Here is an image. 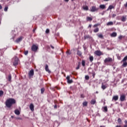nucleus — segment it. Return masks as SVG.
Segmentation results:
<instances>
[{"instance_id":"0e129e2a","label":"nucleus","mask_w":127,"mask_h":127,"mask_svg":"<svg viewBox=\"0 0 127 127\" xmlns=\"http://www.w3.org/2000/svg\"><path fill=\"white\" fill-rule=\"evenodd\" d=\"M96 94H99V92H98V91H96Z\"/></svg>"},{"instance_id":"4d7b16f0","label":"nucleus","mask_w":127,"mask_h":127,"mask_svg":"<svg viewBox=\"0 0 127 127\" xmlns=\"http://www.w3.org/2000/svg\"><path fill=\"white\" fill-rule=\"evenodd\" d=\"M88 27H90L91 28V27H92V25H89Z\"/></svg>"},{"instance_id":"6ab92c4d","label":"nucleus","mask_w":127,"mask_h":127,"mask_svg":"<svg viewBox=\"0 0 127 127\" xmlns=\"http://www.w3.org/2000/svg\"><path fill=\"white\" fill-rule=\"evenodd\" d=\"M99 7L102 9H105L106 8V5L105 4H101L99 6Z\"/></svg>"},{"instance_id":"5fc2aeb1","label":"nucleus","mask_w":127,"mask_h":127,"mask_svg":"<svg viewBox=\"0 0 127 127\" xmlns=\"http://www.w3.org/2000/svg\"><path fill=\"white\" fill-rule=\"evenodd\" d=\"M1 8H2V6L1 5H0V9H1Z\"/></svg>"},{"instance_id":"c03bdc74","label":"nucleus","mask_w":127,"mask_h":127,"mask_svg":"<svg viewBox=\"0 0 127 127\" xmlns=\"http://www.w3.org/2000/svg\"><path fill=\"white\" fill-rule=\"evenodd\" d=\"M24 54L25 55H27V54H28V51H26L24 52Z\"/></svg>"},{"instance_id":"c9c22d12","label":"nucleus","mask_w":127,"mask_h":127,"mask_svg":"<svg viewBox=\"0 0 127 127\" xmlns=\"http://www.w3.org/2000/svg\"><path fill=\"white\" fill-rule=\"evenodd\" d=\"M75 69H76V70H78V69H80V64H79V63L77 64V67H76L75 68Z\"/></svg>"},{"instance_id":"9b49d317","label":"nucleus","mask_w":127,"mask_h":127,"mask_svg":"<svg viewBox=\"0 0 127 127\" xmlns=\"http://www.w3.org/2000/svg\"><path fill=\"white\" fill-rule=\"evenodd\" d=\"M23 37H20L18 38L15 41V42L17 43H19V42H20V41H22Z\"/></svg>"},{"instance_id":"412c9836","label":"nucleus","mask_w":127,"mask_h":127,"mask_svg":"<svg viewBox=\"0 0 127 127\" xmlns=\"http://www.w3.org/2000/svg\"><path fill=\"white\" fill-rule=\"evenodd\" d=\"M90 103H91V105H95V104H96V100L92 99Z\"/></svg>"},{"instance_id":"473e14b6","label":"nucleus","mask_w":127,"mask_h":127,"mask_svg":"<svg viewBox=\"0 0 127 127\" xmlns=\"http://www.w3.org/2000/svg\"><path fill=\"white\" fill-rule=\"evenodd\" d=\"M98 36L99 38H104V36H103V34H102L98 35Z\"/></svg>"},{"instance_id":"37998d69","label":"nucleus","mask_w":127,"mask_h":127,"mask_svg":"<svg viewBox=\"0 0 127 127\" xmlns=\"http://www.w3.org/2000/svg\"><path fill=\"white\" fill-rule=\"evenodd\" d=\"M15 119L16 120H22V118H21L20 117H15Z\"/></svg>"},{"instance_id":"39448f33","label":"nucleus","mask_w":127,"mask_h":127,"mask_svg":"<svg viewBox=\"0 0 127 127\" xmlns=\"http://www.w3.org/2000/svg\"><path fill=\"white\" fill-rule=\"evenodd\" d=\"M98 10H99V8L96 7L95 6H92L91 7L90 11H91V12H95V11H98Z\"/></svg>"},{"instance_id":"6e6d98bb","label":"nucleus","mask_w":127,"mask_h":127,"mask_svg":"<svg viewBox=\"0 0 127 127\" xmlns=\"http://www.w3.org/2000/svg\"><path fill=\"white\" fill-rule=\"evenodd\" d=\"M125 124H126V125H127V120L125 121Z\"/></svg>"},{"instance_id":"603ef678","label":"nucleus","mask_w":127,"mask_h":127,"mask_svg":"<svg viewBox=\"0 0 127 127\" xmlns=\"http://www.w3.org/2000/svg\"><path fill=\"white\" fill-rule=\"evenodd\" d=\"M50 47H51V48H52V49H54V47H53V46L50 45Z\"/></svg>"},{"instance_id":"1a4fd4ad","label":"nucleus","mask_w":127,"mask_h":127,"mask_svg":"<svg viewBox=\"0 0 127 127\" xmlns=\"http://www.w3.org/2000/svg\"><path fill=\"white\" fill-rule=\"evenodd\" d=\"M66 79H67V83L68 84H71V83L73 82V80H72V79L70 80V76H67L66 77Z\"/></svg>"},{"instance_id":"e2e57ef3","label":"nucleus","mask_w":127,"mask_h":127,"mask_svg":"<svg viewBox=\"0 0 127 127\" xmlns=\"http://www.w3.org/2000/svg\"><path fill=\"white\" fill-rule=\"evenodd\" d=\"M11 118H12V119H13V118H14V116H11Z\"/></svg>"},{"instance_id":"e433bc0d","label":"nucleus","mask_w":127,"mask_h":127,"mask_svg":"<svg viewBox=\"0 0 127 127\" xmlns=\"http://www.w3.org/2000/svg\"><path fill=\"white\" fill-rule=\"evenodd\" d=\"M2 95H3V91H2V90H0V97H1Z\"/></svg>"},{"instance_id":"7ed1b4c3","label":"nucleus","mask_w":127,"mask_h":127,"mask_svg":"<svg viewBox=\"0 0 127 127\" xmlns=\"http://www.w3.org/2000/svg\"><path fill=\"white\" fill-rule=\"evenodd\" d=\"M127 58L125 57L123 60L121 61V63H123L122 67H126L127 66Z\"/></svg>"},{"instance_id":"f03ea898","label":"nucleus","mask_w":127,"mask_h":127,"mask_svg":"<svg viewBox=\"0 0 127 127\" xmlns=\"http://www.w3.org/2000/svg\"><path fill=\"white\" fill-rule=\"evenodd\" d=\"M19 61V60H18V58L16 57V56L14 57V58L12 59L13 65L14 66H17V65H18Z\"/></svg>"},{"instance_id":"09e8293b","label":"nucleus","mask_w":127,"mask_h":127,"mask_svg":"<svg viewBox=\"0 0 127 127\" xmlns=\"http://www.w3.org/2000/svg\"><path fill=\"white\" fill-rule=\"evenodd\" d=\"M98 25H99V24H95V25L93 26V27H97V26H98Z\"/></svg>"},{"instance_id":"aec40b11","label":"nucleus","mask_w":127,"mask_h":127,"mask_svg":"<svg viewBox=\"0 0 127 127\" xmlns=\"http://www.w3.org/2000/svg\"><path fill=\"white\" fill-rule=\"evenodd\" d=\"M117 34L116 32H113L111 34V37H116L117 36Z\"/></svg>"},{"instance_id":"69168bd1","label":"nucleus","mask_w":127,"mask_h":127,"mask_svg":"<svg viewBox=\"0 0 127 127\" xmlns=\"http://www.w3.org/2000/svg\"><path fill=\"white\" fill-rule=\"evenodd\" d=\"M125 58H126V60H127V56L125 57Z\"/></svg>"},{"instance_id":"052dcab7","label":"nucleus","mask_w":127,"mask_h":127,"mask_svg":"<svg viewBox=\"0 0 127 127\" xmlns=\"http://www.w3.org/2000/svg\"><path fill=\"white\" fill-rule=\"evenodd\" d=\"M104 0V1H109V0Z\"/></svg>"},{"instance_id":"c85d7f7f","label":"nucleus","mask_w":127,"mask_h":127,"mask_svg":"<svg viewBox=\"0 0 127 127\" xmlns=\"http://www.w3.org/2000/svg\"><path fill=\"white\" fill-rule=\"evenodd\" d=\"M89 60H90V62H93V61L94 60V57L93 56H90L89 57Z\"/></svg>"},{"instance_id":"a19ab883","label":"nucleus","mask_w":127,"mask_h":127,"mask_svg":"<svg viewBox=\"0 0 127 127\" xmlns=\"http://www.w3.org/2000/svg\"><path fill=\"white\" fill-rule=\"evenodd\" d=\"M50 32V31L49 30V29H47L46 30V33L48 34Z\"/></svg>"},{"instance_id":"c756f323","label":"nucleus","mask_w":127,"mask_h":127,"mask_svg":"<svg viewBox=\"0 0 127 127\" xmlns=\"http://www.w3.org/2000/svg\"><path fill=\"white\" fill-rule=\"evenodd\" d=\"M66 54H67V56L71 55V52H70V50H68L66 52Z\"/></svg>"},{"instance_id":"ddd939ff","label":"nucleus","mask_w":127,"mask_h":127,"mask_svg":"<svg viewBox=\"0 0 127 127\" xmlns=\"http://www.w3.org/2000/svg\"><path fill=\"white\" fill-rule=\"evenodd\" d=\"M45 70L46 72H48L49 73H51V71H50V70H49V68H48V64H46Z\"/></svg>"},{"instance_id":"9d476101","label":"nucleus","mask_w":127,"mask_h":127,"mask_svg":"<svg viewBox=\"0 0 127 127\" xmlns=\"http://www.w3.org/2000/svg\"><path fill=\"white\" fill-rule=\"evenodd\" d=\"M34 75V70L33 69H31L29 72V76L31 77V76H33Z\"/></svg>"},{"instance_id":"49530a36","label":"nucleus","mask_w":127,"mask_h":127,"mask_svg":"<svg viewBox=\"0 0 127 127\" xmlns=\"http://www.w3.org/2000/svg\"><path fill=\"white\" fill-rule=\"evenodd\" d=\"M80 98H85V96H84V94H81Z\"/></svg>"},{"instance_id":"338daca9","label":"nucleus","mask_w":127,"mask_h":127,"mask_svg":"<svg viewBox=\"0 0 127 127\" xmlns=\"http://www.w3.org/2000/svg\"><path fill=\"white\" fill-rule=\"evenodd\" d=\"M100 127H105V126H100Z\"/></svg>"},{"instance_id":"bf43d9fd","label":"nucleus","mask_w":127,"mask_h":127,"mask_svg":"<svg viewBox=\"0 0 127 127\" xmlns=\"http://www.w3.org/2000/svg\"><path fill=\"white\" fill-rule=\"evenodd\" d=\"M65 1H66V2H68L69 1V0H64Z\"/></svg>"},{"instance_id":"0eeeda50","label":"nucleus","mask_w":127,"mask_h":127,"mask_svg":"<svg viewBox=\"0 0 127 127\" xmlns=\"http://www.w3.org/2000/svg\"><path fill=\"white\" fill-rule=\"evenodd\" d=\"M120 99L121 102H124V101H126V95L125 94L121 95L120 96Z\"/></svg>"},{"instance_id":"f704fd0d","label":"nucleus","mask_w":127,"mask_h":127,"mask_svg":"<svg viewBox=\"0 0 127 127\" xmlns=\"http://www.w3.org/2000/svg\"><path fill=\"white\" fill-rule=\"evenodd\" d=\"M85 80H89V79H90V76H89V75H85Z\"/></svg>"},{"instance_id":"7c9ffc66","label":"nucleus","mask_w":127,"mask_h":127,"mask_svg":"<svg viewBox=\"0 0 127 127\" xmlns=\"http://www.w3.org/2000/svg\"><path fill=\"white\" fill-rule=\"evenodd\" d=\"M87 20L92 21V20H93V18L91 17H87Z\"/></svg>"},{"instance_id":"3c124183","label":"nucleus","mask_w":127,"mask_h":127,"mask_svg":"<svg viewBox=\"0 0 127 127\" xmlns=\"http://www.w3.org/2000/svg\"><path fill=\"white\" fill-rule=\"evenodd\" d=\"M54 108H55V109H57V105H55L54 106Z\"/></svg>"},{"instance_id":"f257e3e1","label":"nucleus","mask_w":127,"mask_h":127,"mask_svg":"<svg viewBox=\"0 0 127 127\" xmlns=\"http://www.w3.org/2000/svg\"><path fill=\"white\" fill-rule=\"evenodd\" d=\"M16 103V101L13 98H9L6 100L5 102V106L7 108H10L12 106V105H14Z\"/></svg>"},{"instance_id":"5701e85b","label":"nucleus","mask_w":127,"mask_h":127,"mask_svg":"<svg viewBox=\"0 0 127 127\" xmlns=\"http://www.w3.org/2000/svg\"><path fill=\"white\" fill-rule=\"evenodd\" d=\"M82 105L84 107H87V106L88 105V102L87 101L84 102L82 103Z\"/></svg>"},{"instance_id":"a211bd4d","label":"nucleus","mask_w":127,"mask_h":127,"mask_svg":"<svg viewBox=\"0 0 127 127\" xmlns=\"http://www.w3.org/2000/svg\"><path fill=\"white\" fill-rule=\"evenodd\" d=\"M91 37L89 35H85L84 36V40L86 39H91Z\"/></svg>"},{"instance_id":"bb28decb","label":"nucleus","mask_w":127,"mask_h":127,"mask_svg":"<svg viewBox=\"0 0 127 127\" xmlns=\"http://www.w3.org/2000/svg\"><path fill=\"white\" fill-rule=\"evenodd\" d=\"M83 8L84 10H89V7L88 6H83Z\"/></svg>"},{"instance_id":"2eb2a0df","label":"nucleus","mask_w":127,"mask_h":127,"mask_svg":"<svg viewBox=\"0 0 127 127\" xmlns=\"http://www.w3.org/2000/svg\"><path fill=\"white\" fill-rule=\"evenodd\" d=\"M122 21H123V22H125V21H126L127 20V16H123L122 18L121 19Z\"/></svg>"},{"instance_id":"393cba45","label":"nucleus","mask_w":127,"mask_h":127,"mask_svg":"<svg viewBox=\"0 0 127 127\" xmlns=\"http://www.w3.org/2000/svg\"><path fill=\"white\" fill-rule=\"evenodd\" d=\"M114 22H109L107 23V25L109 26V25H113Z\"/></svg>"},{"instance_id":"774afa93","label":"nucleus","mask_w":127,"mask_h":127,"mask_svg":"<svg viewBox=\"0 0 127 127\" xmlns=\"http://www.w3.org/2000/svg\"><path fill=\"white\" fill-rule=\"evenodd\" d=\"M72 1H74V0H71Z\"/></svg>"},{"instance_id":"20e7f679","label":"nucleus","mask_w":127,"mask_h":127,"mask_svg":"<svg viewBox=\"0 0 127 127\" xmlns=\"http://www.w3.org/2000/svg\"><path fill=\"white\" fill-rule=\"evenodd\" d=\"M105 63H110L111 62H113V59L112 58L108 57L106 58L104 61Z\"/></svg>"},{"instance_id":"a878e982","label":"nucleus","mask_w":127,"mask_h":127,"mask_svg":"<svg viewBox=\"0 0 127 127\" xmlns=\"http://www.w3.org/2000/svg\"><path fill=\"white\" fill-rule=\"evenodd\" d=\"M101 88H102V89H103V90H105V89H107V86L104 85V84L103 83H102Z\"/></svg>"},{"instance_id":"de8ad7c7","label":"nucleus","mask_w":127,"mask_h":127,"mask_svg":"<svg viewBox=\"0 0 127 127\" xmlns=\"http://www.w3.org/2000/svg\"><path fill=\"white\" fill-rule=\"evenodd\" d=\"M116 16H117V15L116 14H113L112 15V17H116Z\"/></svg>"},{"instance_id":"13d9d810","label":"nucleus","mask_w":127,"mask_h":127,"mask_svg":"<svg viewBox=\"0 0 127 127\" xmlns=\"http://www.w3.org/2000/svg\"><path fill=\"white\" fill-rule=\"evenodd\" d=\"M35 29H34L33 30V32H35Z\"/></svg>"},{"instance_id":"4c0bfd02","label":"nucleus","mask_w":127,"mask_h":127,"mask_svg":"<svg viewBox=\"0 0 127 127\" xmlns=\"http://www.w3.org/2000/svg\"><path fill=\"white\" fill-rule=\"evenodd\" d=\"M104 110L105 112H108V107H107V106L104 107Z\"/></svg>"},{"instance_id":"a18cd8bd","label":"nucleus","mask_w":127,"mask_h":127,"mask_svg":"<svg viewBox=\"0 0 127 127\" xmlns=\"http://www.w3.org/2000/svg\"><path fill=\"white\" fill-rule=\"evenodd\" d=\"M8 8V7H4V11H7V9Z\"/></svg>"},{"instance_id":"423d86ee","label":"nucleus","mask_w":127,"mask_h":127,"mask_svg":"<svg viewBox=\"0 0 127 127\" xmlns=\"http://www.w3.org/2000/svg\"><path fill=\"white\" fill-rule=\"evenodd\" d=\"M31 49L33 51H34V52H36V51H37V50L38 49V47L36 46V45H33L32 46Z\"/></svg>"},{"instance_id":"cd10ccee","label":"nucleus","mask_w":127,"mask_h":127,"mask_svg":"<svg viewBox=\"0 0 127 127\" xmlns=\"http://www.w3.org/2000/svg\"><path fill=\"white\" fill-rule=\"evenodd\" d=\"M93 32L96 33V32H99V28L97 27L96 28L94 29Z\"/></svg>"},{"instance_id":"680f3d73","label":"nucleus","mask_w":127,"mask_h":127,"mask_svg":"<svg viewBox=\"0 0 127 127\" xmlns=\"http://www.w3.org/2000/svg\"><path fill=\"white\" fill-rule=\"evenodd\" d=\"M124 127H127V125L126 124V125H124Z\"/></svg>"},{"instance_id":"72a5a7b5","label":"nucleus","mask_w":127,"mask_h":127,"mask_svg":"<svg viewBox=\"0 0 127 127\" xmlns=\"http://www.w3.org/2000/svg\"><path fill=\"white\" fill-rule=\"evenodd\" d=\"M85 64H86V62H85V61H82V65L83 67H85Z\"/></svg>"},{"instance_id":"b1692460","label":"nucleus","mask_w":127,"mask_h":127,"mask_svg":"<svg viewBox=\"0 0 127 127\" xmlns=\"http://www.w3.org/2000/svg\"><path fill=\"white\" fill-rule=\"evenodd\" d=\"M77 54L78 56H82V52L79 50H77Z\"/></svg>"},{"instance_id":"f8f14e48","label":"nucleus","mask_w":127,"mask_h":127,"mask_svg":"<svg viewBox=\"0 0 127 127\" xmlns=\"http://www.w3.org/2000/svg\"><path fill=\"white\" fill-rule=\"evenodd\" d=\"M112 100L113 101H118L119 100V96L115 95L113 96Z\"/></svg>"},{"instance_id":"6e6552de","label":"nucleus","mask_w":127,"mask_h":127,"mask_svg":"<svg viewBox=\"0 0 127 127\" xmlns=\"http://www.w3.org/2000/svg\"><path fill=\"white\" fill-rule=\"evenodd\" d=\"M94 53L97 56H101L102 55V52L101 51H96L94 52Z\"/></svg>"},{"instance_id":"ea45409f","label":"nucleus","mask_w":127,"mask_h":127,"mask_svg":"<svg viewBox=\"0 0 127 127\" xmlns=\"http://www.w3.org/2000/svg\"><path fill=\"white\" fill-rule=\"evenodd\" d=\"M123 38H124V36H120L119 37V39H120V40H122V39H123Z\"/></svg>"},{"instance_id":"58836bf2","label":"nucleus","mask_w":127,"mask_h":127,"mask_svg":"<svg viewBox=\"0 0 127 127\" xmlns=\"http://www.w3.org/2000/svg\"><path fill=\"white\" fill-rule=\"evenodd\" d=\"M92 74L93 78H95V76H96V73H95V71H93Z\"/></svg>"},{"instance_id":"4be33fe9","label":"nucleus","mask_w":127,"mask_h":127,"mask_svg":"<svg viewBox=\"0 0 127 127\" xmlns=\"http://www.w3.org/2000/svg\"><path fill=\"white\" fill-rule=\"evenodd\" d=\"M7 79L9 82H10L11 81V74L8 75Z\"/></svg>"},{"instance_id":"8fccbe9b","label":"nucleus","mask_w":127,"mask_h":127,"mask_svg":"<svg viewBox=\"0 0 127 127\" xmlns=\"http://www.w3.org/2000/svg\"><path fill=\"white\" fill-rule=\"evenodd\" d=\"M124 6H125V7H127V2H126V4H124Z\"/></svg>"},{"instance_id":"dca6fc26","label":"nucleus","mask_w":127,"mask_h":127,"mask_svg":"<svg viewBox=\"0 0 127 127\" xmlns=\"http://www.w3.org/2000/svg\"><path fill=\"white\" fill-rule=\"evenodd\" d=\"M113 8H115V6H113V5H109V6L108 7V9H107V10H110V9H113Z\"/></svg>"},{"instance_id":"f3484780","label":"nucleus","mask_w":127,"mask_h":127,"mask_svg":"<svg viewBox=\"0 0 127 127\" xmlns=\"http://www.w3.org/2000/svg\"><path fill=\"white\" fill-rule=\"evenodd\" d=\"M14 113H15V115H17V116L20 115V112H19V111L18 110H15L14 111Z\"/></svg>"},{"instance_id":"864d4df0","label":"nucleus","mask_w":127,"mask_h":127,"mask_svg":"<svg viewBox=\"0 0 127 127\" xmlns=\"http://www.w3.org/2000/svg\"><path fill=\"white\" fill-rule=\"evenodd\" d=\"M116 127H122V126L121 125H117Z\"/></svg>"},{"instance_id":"4468645a","label":"nucleus","mask_w":127,"mask_h":127,"mask_svg":"<svg viewBox=\"0 0 127 127\" xmlns=\"http://www.w3.org/2000/svg\"><path fill=\"white\" fill-rule=\"evenodd\" d=\"M30 109L31 110V111H34V105H33V104H31L30 105Z\"/></svg>"},{"instance_id":"2f4dec72","label":"nucleus","mask_w":127,"mask_h":127,"mask_svg":"<svg viewBox=\"0 0 127 127\" xmlns=\"http://www.w3.org/2000/svg\"><path fill=\"white\" fill-rule=\"evenodd\" d=\"M44 91H45V89L44 88H42L41 89V94H43L44 93Z\"/></svg>"},{"instance_id":"79ce46f5","label":"nucleus","mask_w":127,"mask_h":127,"mask_svg":"<svg viewBox=\"0 0 127 127\" xmlns=\"http://www.w3.org/2000/svg\"><path fill=\"white\" fill-rule=\"evenodd\" d=\"M118 122L119 123H122V119H121V118H119L118 119Z\"/></svg>"}]
</instances>
